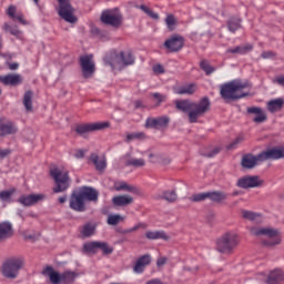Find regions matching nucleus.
<instances>
[{"label": "nucleus", "instance_id": "6ab92c4d", "mask_svg": "<svg viewBox=\"0 0 284 284\" xmlns=\"http://www.w3.org/2000/svg\"><path fill=\"white\" fill-rule=\"evenodd\" d=\"M18 132V128L13 122L0 120V136L13 135Z\"/></svg>", "mask_w": 284, "mask_h": 284}, {"label": "nucleus", "instance_id": "69168bd1", "mask_svg": "<svg viewBox=\"0 0 284 284\" xmlns=\"http://www.w3.org/2000/svg\"><path fill=\"white\" fill-rule=\"evenodd\" d=\"M67 200H68L67 196H60V199H58V201H59L60 203H62V204L65 203Z\"/></svg>", "mask_w": 284, "mask_h": 284}, {"label": "nucleus", "instance_id": "9b49d317", "mask_svg": "<svg viewBox=\"0 0 284 284\" xmlns=\"http://www.w3.org/2000/svg\"><path fill=\"white\" fill-rule=\"evenodd\" d=\"M80 67L82 68V75H84V78H92L95 72L93 55H82V58H80Z\"/></svg>", "mask_w": 284, "mask_h": 284}, {"label": "nucleus", "instance_id": "72a5a7b5", "mask_svg": "<svg viewBox=\"0 0 284 284\" xmlns=\"http://www.w3.org/2000/svg\"><path fill=\"white\" fill-rule=\"evenodd\" d=\"M229 194L224 192H209L207 199L215 203H223Z\"/></svg>", "mask_w": 284, "mask_h": 284}, {"label": "nucleus", "instance_id": "bf43d9fd", "mask_svg": "<svg viewBox=\"0 0 284 284\" xmlns=\"http://www.w3.org/2000/svg\"><path fill=\"white\" fill-rule=\"evenodd\" d=\"M73 156H75V159L78 160L83 159L85 156V152L82 150H78L75 151V154H73Z\"/></svg>", "mask_w": 284, "mask_h": 284}, {"label": "nucleus", "instance_id": "4468645a", "mask_svg": "<svg viewBox=\"0 0 284 284\" xmlns=\"http://www.w3.org/2000/svg\"><path fill=\"white\" fill-rule=\"evenodd\" d=\"M184 47V38L182 36H171L165 40L164 48L170 52H179Z\"/></svg>", "mask_w": 284, "mask_h": 284}, {"label": "nucleus", "instance_id": "aec40b11", "mask_svg": "<svg viewBox=\"0 0 284 284\" xmlns=\"http://www.w3.org/2000/svg\"><path fill=\"white\" fill-rule=\"evenodd\" d=\"M260 156H261V153L257 154L256 156L251 155V154L244 155L242 158L241 165L244 169H254L258 163L264 162L263 160L260 159Z\"/></svg>", "mask_w": 284, "mask_h": 284}, {"label": "nucleus", "instance_id": "5fc2aeb1", "mask_svg": "<svg viewBox=\"0 0 284 284\" xmlns=\"http://www.w3.org/2000/svg\"><path fill=\"white\" fill-rule=\"evenodd\" d=\"M153 72L156 74H162L164 73V67H162V64H154Z\"/></svg>", "mask_w": 284, "mask_h": 284}, {"label": "nucleus", "instance_id": "774afa93", "mask_svg": "<svg viewBox=\"0 0 284 284\" xmlns=\"http://www.w3.org/2000/svg\"><path fill=\"white\" fill-rule=\"evenodd\" d=\"M271 57V53H262V58L267 59Z\"/></svg>", "mask_w": 284, "mask_h": 284}, {"label": "nucleus", "instance_id": "1a4fd4ad", "mask_svg": "<svg viewBox=\"0 0 284 284\" xmlns=\"http://www.w3.org/2000/svg\"><path fill=\"white\" fill-rule=\"evenodd\" d=\"M58 14L60 16V18L69 23L77 22V18L74 17V10L70 3V0H58Z\"/></svg>", "mask_w": 284, "mask_h": 284}, {"label": "nucleus", "instance_id": "cd10ccee", "mask_svg": "<svg viewBox=\"0 0 284 284\" xmlns=\"http://www.w3.org/2000/svg\"><path fill=\"white\" fill-rule=\"evenodd\" d=\"M197 87L196 84H183L182 87H178L174 89L175 94H186V95H192L196 92Z\"/></svg>", "mask_w": 284, "mask_h": 284}, {"label": "nucleus", "instance_id": "864d4df0", "mask_svg": "<svg viewBox=\"0 0 284 284\" xmlns=\"http://www.w3.org/2000/svg\"><path fill=\"white\" fill-rule=\"evenodd\" d=\"M16 12H17L16 6H10L9 9H8V16L11 19H16L17 18Z\"/></svg>", "mask_w": 284, "mask_h": 284}, {"label": "nucleus", "instance_id": "bb28decb", "mask_svg": "<svg viewBox=\"0 0 284 284\" xmlns=\"http://www.w3.org/2000/svg\"><path fill=\"white\" fill-rule=\"evenodd\" d=\"M122 162L126 166H134V168L145 166V161L143 159L131 158L130 154H126V156L122 158Z\"/></svg>", "mask_w": 284, "mask_h": 284}, {"label": "nucleus", "instance_id": "6e6552de", "mask_svg": "<svg viewBox=\"0 0 284 284\" xmlns=\"http://www.w3.org/2000/svg\"><path fill=\"white\" fill-rule=\"evenodd\" d=\"M51 178L55 181L53 193L65 192L70 187L69 172L63 169H51Z\"/></svg>", "mask_w": 284, "mask_h": 284}, {"label": "nucleus", "instance_id": "c03bdc74", "mask_svg": "<svg viewBox=\"0 0 284 284\" xmlns=\"http://www.w3.org/2000/svg\"><path fill=\"white\" fill-rule=\"evenodd\" d=\"M16 193V189L7 190L0 192V200L3 202H9L11 196Z\"/></svg>", "mask_w": 284, "mask_h": 284}, {"label": "nucleus", "instance_id": "9d476101", "mask_svg": "<svg viewBox=\"0 0 284 284\" xmlns=\"http://www.w3.org/2000/svg\"><path fill=\"white\" fill-rule=\"evenodd\" d=\"M102 23L119 28L122 24V16L116 9L114 11H103L101 17Z\"/></svg>", "mask_w": 284, "mask_h": 284}, {"label": "nucleus", "instance_id": "09e8293b", "mask_svg": "<svg viewBox=\"0 0 284 284\" xmlns=\"http://www.w3.org/2000/svg\"><path fill=\"white\" fill-rule=\"evenodd\" d=\"M165 24L170 30L174 29L175 26V18L174 16H166L165 18Z\"/></svg>", "mask_w": 284, "mask_h": 284}, {"label": "nucleus", "instance_id": "473e14b6", "mask_svg": "<svg viewBox=\"0 0 284 284\" xmlns=\"http://www.w3.org/2000/svg\"><path fill=\"white\" fill-rule=\"evenodd\" d=\"M145 237L148 240H164V241L170 240V236L166 235V233L163 231H148L145 233Z\"/></svg>", "mask_w": 284, "mask_h": 284}, {"label": "nucleus", "instance_id": "ddd939ff", "mask_svg": "<svg viewBox=\"0 0 284 284\" xmlns=\"http://www.w3.org/2000/svg\"><path fill=\"white\" fill-rule=\"evenodd\" d=\"M264 183L258 176H244L239 179L236 185L241 189H254L260 187Z\"/></svg>", "mask_w": 284, "mask_h": 284}, {"label": "nucleus", "instance_id": "052dcab7", "mask_svg": "<svg viewBox=\"0 0 284 284\" xmlns=\"http://www.w3.org/2000/svg\"><path fill=\"white\" fill-rule=\"evenodd\" d=\"M140 227H145V225L144 224H136L133 227H131L129 231H126V233H132V232L139 230Z\"/></svg>", "mask_w": 284, "mask_h": 284}, {"label": "nucleus", "instance_id": "393cba45", "mask_svg": "<svg viewBox=\"0 0 284 284\" xmlns=\"http://www.w3.org/2000/svg\"><path fill=\"white\" fill-rule=\"evenodd\" d=\"M261 281H265L267 284H277L284 281V272L281 270L272 271L267 278H261Z\"/></svg>", "mask_w": 284, "mask_h": 284}, {"label": "nucleus", "instance_id": "f257e3e1", "mask_svg": "<svg viewBox=\"0 0 284 284\" xmlns=\"http://www.w3.org/2000/svg\"><path fill=\"white\" fill-rule=\"evenodd\" d=\"M175 108L183 113L187 112L190 123H196L199 118L209 112L211 102L207 98H202L197 103L189 100H181L175 102Z\"/></svg>", "mask_w": 284, "mask_h": 284}, {"label": "nucleus", "instance_id": "a18cd8bd", "mask_svg": "<svg viewBox=\"0 0 284 284\" xmlns=\"http://www.w3.org/2000/svg\"><path fill=\"white\" fill-rule=\"evenodd\" d=\"M209 199V192L205 193H199V194H193L189 200L191 202H202L204 200Z\"/></svg>", "mask_w": 284, "mask_h": 284}, {"label": "nucleus", "instance_id": "c85d7f7f", "mask_svg": "<svg viewBox=\"0 0 284 284\" xmlns=\"http://www.w3.org/2000/svg\"><path fill=\"white\" fill-rule=\"evenodd\" d=\"M283 105H284L283 98H276L275 100L267 102L266 108H267V111H270L271 113H275L281 111L283 109Z\"/></svg>", "mask_w": 284, "mask_h": 284}, {"label": "nucleus", "instance_id": "8fccbe9b", "mask_svg": "<svg viewBox=\"0 0 284 284\" xmlns=\"http://www.w3.org/2000/svg\"><path fill=\"white\" fill-rule=\"evenodd\" d=\"M144 136L143 133H131L129 135H126V142H131L135 139H142Z\"/></svg>", "mask_w": 284, "mask_h": 284}, {"label": "nucleus", "instance_id": "37998d69", "mask_svg": "<svg viewBox=\"0 0 284 284\" xmlns=\"http://www.w3.org/2000/svg\"><path fill=\"white\" fill-rule=\"evenodd\" d=\"M98 250H101V252L105 255L113 253V247L109 246V244L105 242H98Z\"/></svg>", "mask_w": 284, "mask_h": 284}, {"label": "nucleus", "instance_id": "e433bc0d", "mask_svg": "<svg viewBox=\"0 0 284 284\" xmlns=\"http://www.w3.org/2000/svg\"><path fill=\"white\" fill-rule=\"evenodd\" d=\"M241 214L243 219H246L248 221L260 222L262 220L261 214L251 211H242Z\"/></svg>", "mask_w": 284, "mask_h": 284}, {"label": "nucleus", "instance_id": "5701e85b", "mask_svg": "<svg viewBox=\"0 0 284 284\" xmlns=\"http://www.w3.org/2000/svg\"><path fill=\"white\" fill-rule=\"evenodd\" d=\"M79 194L84 201L97 202L99 199V192L92 187H82Z\"/></svg>", "mask_w": 284, "mask_h": 284}, {"label": "nucleus", "instance_id": "4d7b16f0", "mask_svg": "<svg viewBox=\"0 0 284 284\" xmlns=\"http://www.w3.org/2000/svg\"><path fill=\"white\" fill-rule=\"evenodd\" d=\"M144 284H166V283H164L160 278H152V280L146 281Z\"/></svg>", "mask_w": 284, "mask_h": 284}, {"label": "nucleus", "instance_id": "c9c22d12", "mask_svg": "<svg viewBox=\"0 0 284 284\" xmlns=\"http://www.w3.org/2000/svg\"><path fill=\"white\" fill-rule=\"evenodd\" d=\"M115 191H129L131 193H138V189L135 186H131L125 182H118L114 185Z\"/></svg>", "mask_w": 284, "mask_h": 284}, {"label": "nucleus", "instance_id": "f704fd0d", "mask_svg": "<svg viewBox=\"0 0 284 284\" xmlns=\"http://www.w3.org/2000/svg\"><path fill=\"white\" fill-rule=\"evenodd\" d=\"M97 230V225L93 223H87L84 226H82V231L80 232L82 234V237H91L94 235Z\"/></svg>", "mask_w": 284, "mask_h": 284}, {"label": "nucleus", "instance_id": "4c0bfd02", "mask_svg": "<svg viewBox=\"0 0 284 284\" xmlns=\"http://www.w3.org/2000/svg\"><path fill=\"white\" fill-rule=\"evenodd\" d=\"M32 99H33L32 91H27L23 98V105L26 106L28 112H31L33 110Z\"/></svg>", "mask_w": 284, "mask_h": 284}, {"label": "nucleus", "instance_id": "412c9836", "mask_svg": "<svg viewBox=\"0 0 284 284\" xmlns=\"http://www.w3.org/2000/svg\"><path fill=\"white\" fill-rule=\"evenodd\" d=\"M45 196L43 194H32V195H23L20 197L19 202L24 206H32L38 202L42 201Z\"/></svg>", "mask_w": 284, "mask_h": 284}, {"label": "nucleus", "instance_id": "0eeeda50", "mask_svg": "<svg viewBox=\"0 0 284 284\" xmlns=\"http://www.w3.org/2000/svg\"><path fill=\"white\" fill-rule=\"evenodd\" d=\"M24 266V262L20 257L7 260L1 268L2 275L8 280H14L19 276L20 270Z\"/></svg>", "mask_w": 284, "mask_h": 284}, {"label": "nucleus", "instance_id": "e2e57ef3", "mask_svg": "<svg viewBox=\"0 0 284 284\" xmlns=\"http://www.w3.org/2000/svg\"><path fill=\"white\" fill-rule=\"evenodd\" d=\"M153 20H159V13H154V11H150L149 16Z\"/></svg>", "mask_w": 284, "mask_h": 284}, {"label": "nucleus", "instance_id": "338daca9", "mask_svg": "<svg viewBox=\"0 0 284 284\" xmlns=\"http://www.w3.org/2000/svg\"><path fill=\"white\" fill-rule=\"evenodd\" d=\"M14 20H18V21H20V22H23V18H22V16H17V18H13Z\"/></svg>", "mask_w": 284, "mask_h": 284}, {"label": "nucleus", "instance_id": "6e6d98bb", "mask_svg": "<svg viewBox=\"0 0 284 284\" xmlns=\"http://www.w3.org/2000/svg\"><path fill=\"white\" fill-rule=\"evenodd\" d=\"M274 83H277L281 87H284V75H277L274 80Z\"/></svg>", "mask_w": 284, "mask_h": 284}, {"label": "nucleus", "instance_id": "7c9ffc66", "mask_svg": "<svg viewBox=\"0 0 284 284\" xmlns=\"http://www.w3.org/2000/svg\"><path fill=\"white\" fill-rule=\"evenodd\" d=\"M112 201L115 206H126L132 204L134 199L131 195H120L113 197Z\"/></svg>", "mask_w": 284, "mask_h": 284}, {"label": "nucleus", "instance_id": "de8ad7c7", "mask_svg": "<svg viewBox=\"0 0 284 284\" xmlns=\"http://www.w3.org/2000/svg\"><path fill=\"white\" fill-rule=\"evenodd\" d=\"M121 221H122V217L120 215L111 214V215H109L106 223L109 225H118Z\"/></svg>", "mask_w": 284, "mask_h": 284}, {"label": "nucleus", "instance_id": "b1692460", "mask_svg": "<svg viewBox=\"0 0 284 284\" xmlns=\"http://www.w3.org/2000/svg\"><path fill=\"white\" fill-rule=\"evenodd\" d=\"M151 263V256L150 255H143L140 258L136 260L133 272L136 274H141L144 272L146 265Z\"/></svg>", "mask_w": 284, "mask_h": 284}, {"label": "nucleus", "instance_id": "58836bf2", "mask_svg": "<svg viewBox=\"0 0 284 284\" xmlns=\"http://www.w3.org/2000/svg\"><path fill=\"white\" fill-rule=\"evenodd\" d=\"M241 28V20L236 19V18H232L231 20H229L227 22V29L230 32H235Z\"/></svg>", "mask_w": 284, "mask_h": 284}, {"label": "nucleus", "instance_id": "ea45409f", "mask_svg": "<svg viewBox=\"0 0 284 284\" xmlns=\"http://www.w3.org/2000/svg\"><path fill=\"white\" fill-rule=\"evenodd\" d=\"M3 30L6 32H10L12 36L17 37L18 39H22L23 38L22 31H19V29H12V27H10L8 24V22H6V24L3 26Z\"/></svg>", "mask_w": 284, "mask_h": 284}, {"label": "nucleus", "instance_id": "79ce46f5", "mask_svg": "<svg viewBox=\"0 0 284 284\" xmlns=\"http://www.w3.org/2000/svg\"><path fill=\"white\" fill-rule=\"evenodd\" d=\"M99 250V242H89L84 244V252L97 253Z\"/></svg>", "mask_w": 284, "mask_h": 284}, {"label": "nucleus", "instance_id": "2f4dec72", "mask_svg": "<svg viewBox=\"0 0 284 284\" xmlns=\"http://www.w3.org/2000/svg\"><path fill=\"white\" fill-rule=\"evenodd\" d=\"M13 230L9 222H3L0 224V241L12 236Z\"/></svg>", "mask_w": 284, "mask_h": 284}, {"label": "nucleus", "instance_id": "c756f323", "mask_svg": "<svg viewBox=\"0 0 284 284\" xmlns=\"http://www.w3.org/2000/svg\"><path fill=\"white\" fill-rule=\"evenodd\" d=\"M253 50L252 44H241L240 47H233L231 49H226V53L231 54H246Z\"/></svg>", "mask_w": 284, "mask_h": 284}, {"label": "nucleus", "instance_id": "0e129e2a", "mask_svg": "<svg viewBox=\"0 0 284 284\" xmlns=\"http://www.w3.org/2000/svg\"><path fill=\"white\" fill-rule=\"evenodd\" d=\"M139 9L145 13L146 11H149L150 8L145 4H141L139 6Z\"/></svg>", "mask_w": 284, "mask_h": 284}, {"label": "nucleus", "instance_id": "a211bd4d", "mask_svg": "<svg viewBox=\"0 0 284 284\" xmlns=\"http://www.w3.org/2000/svg\"><path fill=\"white\" fill-rule=\"evenodd\" d=\"M69 206L71 210L77 212H84L85 211V201L81 196L80 193L71 195V200L69 201Z\"/></svg>", "mask_w": 284, "mask_h": 284}, {"label": "nucleus", "instance_id": "49530a36", "mask_svg": "<svg viewBox=\"0 0 284 284\" xmlns=\"http://www.w3.org/2000/svg\"><path fill=\"white\" fill-rule=\"evenodd\" d=\"M163 199L168 202H174L178 199V195L174 191H166L163 193Z\"/></svg>", "mask_w": 284, "mask_h": 284}, {"label": "nucleus", "instance_id": "dca6fc26", "mask_svg": "<svg viewBox=\"0 0 284 284\" xmlns=\"http://www.w3.org/2000/svg\"><path fill=\"white\" fill-rule=\"evenodd\" d=\"M0 82L3 85L18 87L23 82V78L20 73H8V75H0Z\"/></svg>", "mask_w": 284, "mask_h": 284}, {"label": "nucleus", "instance_id": "f8f14e48", "mask_svg": "<svg viewBox=\"0 0 284 284\" xmlns=\"http://www.w3.org/2000/svg\"><path fill=\"white\" fill-rule=\"evenodd\" d=\"M110 124L108 122H99V123H91V124H82L75 126V133L80 135H85L89 132L100 131L109 128Z\"/></svg>", "mask_w": 284, "mask_h": 284}, {"label": "nucleus", "instance_id": "7ed1b4c3", "mask_svg": "<svg viewBox=\"0 0 284 284\" xmlns=\"http://www.w3.org/2000/svg\"><path fill=\"white\" fill-rule=\"evenodd\" d=\"M43 275L49 278V283L51 284H73L80 276V273L71 270L60 273L52 266H47L43 271Z\"/></svg>", "mask_w": 284, "mask_h": 284}, {"label": "nucleus", "instance_id": "4be33fe9", "mask_svg": "<svg viewBox=\"0 0 284 284\" xmlns=\"http://www.w3.org/2000/svg\"><path fill=\"white\" fill-rule=\"evenodd\" d=\"M248 114H254L255 118L253 119V122L255 123H263L267 120L266 113L263 111V109L257 106H252L246 110Z\"/></svg>", "mask_w": 284, "mask_h": 284}, {"label": "nucleus", "instance_id": "680f3d73", "mask_svg": "<svg viewBox=\"0 0 284 284\" xmlns=\"http://www.w3.org/2000/svg\"><path fill=\"white\" fill-rule=\"evenodd\" d=\"M166 264V258L165 257H161L156 261V265L158 266H163Z\"/></svg>", "mask_w": 284, "mask_h": 284}, {"label": "nucleus", "instance_id": "a19ab883", "mask_svg": "<svg viewBox=\"0 0 284 284\" xmlns=\"http://www.w3.org/2000/svg\"><path fill=\"white\" fill-rule=\"evenodd\" d=\"M200 68L205 72L206 75H210L215 71L214 67H211L207 60H202L200 62Z\"/></svg>", "mask_w": 284, "mask_h": 284}, {"label": "nucleus", "instance_id": "f03ea898", "mask_svg": "<svg viewBox=\"0 0 284 284\" xmlns=\"http://www.w3.org/2000/svg\"><path fill=\"white\" fill-rule=\"evenodd\" d=\"M248 88V82H243V80H231L221 85L220 94L222 99L226 101H235L248 95L247 91H244Z\"/></svg>", "mask_w": 284, "mask_h": 284}, {"label": "nucleus", "instance_id": "3c124183", "mask_svg": "<svg viewBox=\"0 0 284 284\" xmlns=\"http://www.w3.org/2000/svg\"><path fill=\"white\" fill-rule=\"evenodd\" d=\"M152 97L158 103H163L166 101V95H162L161 93H153Z\"/></svg>", "mask_w": 284, "mask_h": 284}, {"label": "nucleus", "instance_id": "20e7f679", "mask_svg": "<svg viewBox=\"0 0 284 284\" xmlns=\"http://www.w3.org/2000/svg\"><path fill=\"white\" fill-rule=\"evenodd\" d=\"M134 62L135 58L131 51H122V53H116V51H113L104 58V63L111 67V69H114L118 65H133Z\"/></svg>", "mask_w": 284, "mask_h": 284}, {"label": "nucleus", "instance_id": "39448f33", "mask_svg": "<svg viewBox=\"0 0 284 284\" xmlns=\"http://www.w3.org/2000/svg\"><path fill=\"white\" fill-rule=\"evenodd\" d=\"M239 243L240 237L235 232H226L216 241V251L222 254H231Z\"/></svg>", "mask_w": 284, "mask_h": 284}, {"label": "nucleus", "instance_id": "f3484780", "mask_svg": "<svg viewBox=\"0 0 284 284\" xmlns=\"http://www.w3.org/2000/svg\"><path fill=\"white\" fill-rule=\"evenodd\" d=\"M169 123L170 119L166 116H161L158 119L150 118L145 121V128L161 130L168 128Z\"/></svg>", "mask_w": 284, "mask_h": 284}, {"label": "nucleus", "instance_id": "13d9d810", "mask_svg": "<svg viewBox=\"0 0 284 284\" xmlns=\"http://www.w3.org/2000/svg\"><path fill=\"white\" fill-rule=\"evenodd\" d=\"M39 236H40L39 233H38V234H27V233L24 234V237H26L27 240H31V241L38 240Z\"/></svg>", "mask_w": 284, "mask_h": 284}, {"label": "nucleus", "instance_id": "423d86ee", "mask_svg": "<svg viewBox=\"0 0 284 284\" xmlns=\"http://www.w3.org/2000/svg\"><path fill=\"white\" fill-rule=\"evenodd\" d=\"M250 233L254 236H263L265 246H275L281 243L278 231L271 227H252Z\"/></svg>", "mask_w": 284, "mask_h": 284}, {"label": "nucleus", "instance_id": "2eb2a0df", "mask_svg": "<svg viewBox=\"0 0 284 284\" xmlns=\"http://www.w3.org/2000/svg\"><path fill=\"white\" fill-rule=\"evenodd\" d=\"M260 159L264 161L267 160H281L284 159V148H273L267 149L260 153Z\"/></svg>", "mask_w": 284, "mask_h": 284}, {"label": "nucleus", "instance_id": "603ef678", "mask_svg": "<svg viewBox=\"0 0 284 284\" xmlns=\"http://www.w3.org/2000/svg\"><path fill=\"white\" fill-rule=\"evenodd\" d=\"M11 154V150L9 149H0V161L4 160Z\"/></svg>", "mask_w": 284, "mask_h": 284}, {"label": "nucleus", "instance_id": "a878e982", "mask_svg": "<svg viewBox=\"0 0 284 284\" xmlns=\"http://www.w3.org/2000/svg\"><path fill=\"white\" fill-rule=\"evenodd\" d=\"M89 160H91V163L95 165V170L103 172L106 169L108 163L104 156H99L98 154L93 153Z\"/></svg>", "mask_w": 284, "mask_h": 284}]
</instances>
